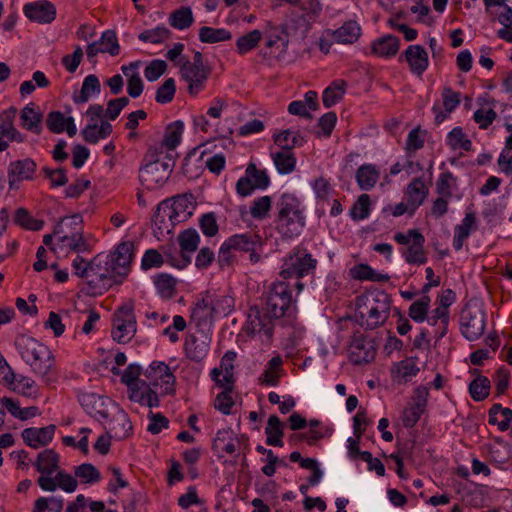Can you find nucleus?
Listing matches in <instances>:
<instances>
[{"label": "nucleus", "mask_w": 512, "mask_h": 512, "mask_svg": "<svg viewBox=\"0 0 512 512\" xmlns=\"http://www.w3.org/2000/svg\"><path fill=\"white\" fill-rule=\"evenodd\" d=\"M15 346L21 358L44 383L49 384L54 381L56 378L54 356L46 345L33 337L20 335L15 340Z\"/></svg>", "instance_id": "nucleus-1"}, {"label": "nucleus", "mask_w": 512, "mask_h": 512, "mask_svg": "<svg viewBox=\"0 0 512 512\" xmlns=\"http://www.w3.org/2000/svg\"><path fill=\"white\" fill-rule=\"evenodd\" d=\"M355 320L366 329L382 326L389 317L391 299L384 291H372L356 298Z\"/></svg>", "instance_id": "nucleus-2"}, {"label": "nucleus", "mask_w": 512, "mask_h": 512, "mask_svg": "<svg viewBox=\"0 0 512 512\" xmlns=\"http://www.w3.org/2000/svg\"><path fill=\"white\" fill-rule=\"evenodd\" d=\"M144 164L139 169V181L148 190L161 188L169 179L175 160L171 154L164 153L161 147H149Z\"/></svg>", "instance_id": "nucleus-3"}, {"label": "nucleus", "mask_w": 512, "mask_h": 512, "mask_svg": "<svg viewBox=\"0 0 512 512\" xmlns=\"http://www.w3.org/2000/svg\"><path fill=\"white\" fill-rule=\"evenodd\" d=\"M275 227L283 238L298 236L305 226V216L299 199L291 193H283L276 202Z\"/></svg>", "instance_id": "nucleus-4"}, {"label": "nucleus", "mask_w": 512, "mask_h": 512, "mask_svg": "<svg viewBox=\"0 0 512 512\" xmlns=\"http://www.w3.org/2000/svg\"><path fill=\"white\" fill-rule=\"evenodd\" d=\"M317 260L304 247H295L285 259L280 275L283 279L297 280L314 273Z\"/></svg>", "instance_id": "nucleus-5"}, {"label": "nucleus", "mask_w": 512, "mask_h": 512, "mask_svg": "<svg viewBox=\"0 0 512 512\" xmlns=\"http://www.w3.org/2000/svg\"><path fill=\"white\" fill-rule=\"evenodd\" d=\"M137 331L134 303L129 301L120 306L113 315L112 338L118 343H128Z\"/></svg>", "instance_id": "nucleus-6"}, {"label": "nucleus", "mask_w": 512, "mask_h": 512, "mask_svg": "<svg viewBox=\"0 0 512 512\" xmlns=\"http://www.w3.org/2000/svg\"><path fill=\"white\" fill-rule=\"evenodd\" d=\"M461 333L468 341L479 339L485 330V313L477 302L467 303L460 315Z\"/></svg>", "instance_id": "nucleus-7"}, {"label": "nucleus", "mask_w": 512, "mask_h": 512, "mask_svg": "<svg viewBox=\"0 0 512 512\" xmlns=\"http://www.w3.org/2000/svg\"><path fill=\"white\" fill-rule=\"evenodd\" d=\"M261 303L272 315L278 319L283 317L292 304V294L290 286L283 281H278L269 286L263 293Z\"/></svg>", "instance_id": "nucleus-8"}, {"label": "nucleus", "mask_w": 512, "mask_h": 512, "mask_svg": "<svg viewBox=\"0 0 512 512\" xmlns=\"http://www.w3.org/2000/svg\"><path fill=\"white\" fill-rule=\"evenodd\" d=\"M277 320L279 319L272 315L271 311L267 310L262 303L254 305L248 310L244 330L248 334H260L271 339Z\"/></svg>", "instance_id": "nucleus-9"}, {"label": "nucleus", "mask_w": 512, "mask_h": 512, "mask_svg": "<svg viewBox=\"0 0 512 512\" xmlns=\"http://www.w3.org/2000/svg\"><path fill=\"white\" fill-rule=\"evenodd\" d=\"M269 185L270 178L266 170L258 169L256 164L250 163L245 170V175L236 183V192L241 197H247L256 189L265 190Z\"/></svg>", "instance_id": "nucleus-10"}, {"label": "nucleus", "mask_w": 512, "mask_h": 512, "mask_svg": "<svg viewBox=\"0 0 512 512\" xmlns=\"http://www.w3.org/2000/svg\"><path fill=\"white\" fill-rule=\"evenodd\" d=\"M262 34L266 41V48L270 49V56L279 57L287 52L289 38L286 25H274L268 22Z\"/></svg>", "instance_id": "nucleus-11"}, {"label": "nucleus", "mask_w": 512, "mask_h": 512, "mask_svg": "<svg viewBox=\"0 0 512 512\" xmlns=\"http://www.w3.org/2000/svg\"><path fill=\"white\" fill-rule=\"evenodd\" d=\"M36 162L31 158H25L10 162L7 170L9 189H19L23 181L32 180L36 172Z\"/></svg>", "instance_id": "nucleus-12"}, {"label": "nucleus", "mask_w": 512, "mask_h": 512, "mask_svg": "<svg viewBox=\"0 0 512 512\" xmlns=\"http://www.w3.org/2000/svg\"><path fill=\"white\" fill-rule=\"evenodd\" d=\"M132 258L133 244L131 242H121L113 253L106 255L105 265L112 267L115 275L123 277L129 272Z\"/></svg>", "instance_id": "nucleus-13"}, {"label": "nucleus", "mask_w": 512, "mask_h": 512, "mask_svg": "<svg viewBox=\"0 0 512 512\" xmlns=\"http://www.w3.org/2000/svg\"><path fill=\"white\" fill-rule=\"evenodd\" d=\"M376 354L372 340L363 335H355L349 345V358L352 363L360 365L371 362Z\"/></svg>", "instance_id": "nucleus-14"}, {"label": "nucleus", "mask_w": 512, "mask_h": 512, "mask_svg": "<svg viewBox=\"0 0 512 512\" xmlns=\"http://www.w3.org/2000/svg\"><path fill=\"white\" fill-rule=\"evenodd\" d=\"M106 255L101 254L94 257V259L88 264V277L91 279L88 284L96 288L99 282H103V287L107 289L112 285V278L115 276L112 267L105 265Z\"/></svg>", "instance_id": "nucleus-15"}, {"label": "nucleus", "mask_w": 512, "mask_h": 512, "mask_svg": "<svg viewBox=\"0 0 512 512\" xmlns=\"http://www.w3.org/2000/svg\"><path fill=\"white\" fill-rule=\"evenodd\" d=\"M24 15L33 22L48 24L56 18V7L48 0L30 2L23 7Z\"/></svg>", "instance_id": "nucleus-16"}, {"label": "nucleus", "mask_w": 512, "mask_h": 512, "mask_svg": "<svg viewBox=\"0 0 512 512\" xmlns=\"http://www.w3.org/2000/svg\"><path fill=\"white\" fill-rule=\"evenodd\" d=\"M145 376L147 378H151L152 386L159 385L161 382L163 388V394H173L174 393V384H175V376L170 371V368L164 362H152L149 368L145 372Z\"/></svg>", "instance_id": "nucleus-17"}, {"label": "nucleus", "mask_w": 512, "mask_h": 512, "mask_svg": "<svg viewBox=\"0 0 512 512\" xmlns=\"http://www.w3.org/2000/svg\"><path fill=\"white\" fill-rule=\"evenodd\" d=\"M227 246L233 250L249 253V260L252 263H257L260 259L257 249L261 246V242L257 235L251 233L233 235L227 239Z\"/></svg>", "instance_id": "nucleus-18"}, {"label": "nucleus", "mask_w": 512, "mask_h": 512, "mask_svg": "<svg viewBox=\"0 0 512 512\" xmlns=\"http://www.w3.org/2000/svg\"><path fill=\"white\" fill-rule=\"evenodd\" d=\"M209 74L210 70L208 68L192 66L188 60L181 66V75L188 82V93L190 95H196L203 89Z\"/></svg>", "instance_id": "nucleus-19"}, {"label": "nucleus", "mask_w": 512, "mask_h": 512, "mask_svg": "<svg viewBox=\"0 0 512 512\" xmlns=\"http://www.w3.org/2000/svg\"><path fill=\"white\" fill-rule=\"evenodd\" d=\"M56 426L51 424L42 428H26L21 436L24 442L33 449L47 446L53 439Z\"/></svg>", "instance_id": "nucleus-20"}, {"label": "nucleus", "mask_w": 512, "mask_h": 512, "mask_svg": "<svg viewBox=\"0 0 512 512\" xmlns=\"http://www.w3.org/2000/svg\"><path fill=\"white\" fill-rule=\"evenodd\" d=\"M38 485L44 491L53 492L60 487L62 490L68 493H72L77 488V480L63 471H58L54 478L40 476L37 480Z\"/></svg>", "instance_id": "nucleus-21"}, {"label": "nucleus", "mask_w": 512, "mask_h": 512, "mask_svg": "<svg viewBox=\"0 0 512 512\" xmlns=\"http://www.w3.org/2000/svg\"><path fill=\"white\" fill-rule=\"evenodd\" d=\"M413 74L421 76L428 68V53L421 45H410L403 53Z\"/></svg>", "instance_id": "nucleus-22"}, {"label": "nucleus", "mask_w": 512, "mask_h": 512, "mask_svg": "<svg viewBox=\"0 0 512 512\" xmlns=\"http://www.w3.org/2000/svg\"><path fill=\"white\" fill-rule=\"evenodd\" d=\"M128 397L131 401L150 408L159 406V397L152 385L146 382L140 383L135 387H128Z\"/></svg>", "instance_id": "nucleus-23"}, {"label": "nucleus", "mask_w": 512, "mask_h": 512, "mask_svg": "<svg viewBox=\"0 0 512 512\" xmlns=\"http://www.w3.org/2000/svg\"><path fill=\"white\" fill-rule=\"evenodd\" d=\"M169 200L172 206L174 224L185 222L192 216L195 209L192 194L177 195Z\"/></svg>", "instance_id": "nucleus-24"}, {"label": "nucleus", "mask_w": 512, "mask_h": 512, "mask_svg": "<svg viewBox=\"0 0 512 512\" xmlns=\"http://www.w3.org/2000/svg\"><path fill=\"white\" fill-rule=\"evenodd\" d=\"M53 234L59 237L63 246L68 247L73 252L80 253L88 250L83 232H68L67 229H63V225H56Z\"/></svg>", "instance_id": "nucleus-25"}, {"label": "nucleus", "mask_w": 512, "mask_h": 512, "mask_svg": "<svg viewBox=\"0 0 512 512\" xmlns=\"http://www.w3.org/2000/svg\"><path fill=\"white\" fill-rule=\"evenodd\" d=\"M153 224L160 231L170 233L176 224H174V216L170 200L166 199L160 202L152 218Z\"/></svg>", "instance_id": "nucleus-26"}, {"label": "nucleus", "mask_w": 512, "mask_h": 512, "mask_svg": "<svg viewBox=\"0 0 512 512\" xmlns=\"http://www.w3.org/2000/svg\"><path fill=\"white\" fill-rule=\"evenodd\" d=\"M21 126L37 135L42 132V113L34 103L27 104L20 114Z\"/></svg>", "instance_id": "nucleus-27"}, {"label": "nucleus", "mask_w": 512, "mask_h": 512, "mask_svg": "<svg viewBox=\"0 0 512 512\" xmlns=\"http://www.w3.org/2000/svg\"><path fill=\"white\" fill-rule=\"evenodd\" d=\"M326 34L334 35V39L338 43L352 44L360 37L361 28L356 21L350 20L335 30L326 29Z\"/></svg>", "instance_id": "nucleus-28"}, {"label": "nucleus", "mask_w": 512, "mask_h": 512, "mask_svg": "<svg viewBox=\"0 0 512 512\" xmlns=\"http://www.w3.org/2000/svg\"><path fill=\"white\" fill-rule=\"evenodd\" d=\"M34 466L42 476L51 477L59 469V455L53 449H45L37 455Z\"/></svg>", "instance_id": "nucleus-29"}, {"label": "nucleus", "mask_w": 512, "mask_h": 512, "mask_svg": "<svg viewBox=\"0 0 512 512\" xmlns=\"http://www.w3.org/2000/svg\"><path fill=\"white\" fill-rule=\"evenodd\" d=\"M106 432L111 434L116 439L126 438L132 431V424L128 415L120 410L105 426Z\"/></svg>", "instance_id": "nucleus-30"}, {"label": "nucleus", "mask_w": 512, "mask_h": 512, "mask_svg": "<svg viewBox=\"0 0 512 512\" xmlns=\"http://www.w3.org/2000/svg\"><path fill=\"white\" fill-rule=\"evenodd\" d=\"M380 178V172L374 164L361 165L355 174L356 182L363 191H369L375 187Z\"/></svg>", "instance_id": "nucleus-31"}, {"label": "nucleus", "mask_w": 512, "mask_h": 512, "mask_svg": "<svg viewBox=\"0 0 512 512\" xmlns=\"http://www.w3.org/2000/svg\"><path fill=\"white\" fill-rule=\"evenodd\" d=\"M101 92V85L98 77L90 74L85 77L80 91L74 92L73 101L76 104H84L89 101L92 96H97Z\"/></svg>", "instance_id": "nucleus-32"}, {"label": "nucleus", "mask_w": 512, "mask_h": 512, "mask_svg": "<svg viewBox=\"0 0 512 512\" xmlns=\"http://www.w3.org/2000/svg\"><path fill=\"white\" fill-rule=\"evenodd\" d=\"M16 114L15 108H10L0 116V134L6 137L8 141L22 143L24 136L13 125V119Z\"/></svg>", "instance_id": "nucleus-33"}, {"label": "nucleus", "mask_w": 512, "mask_h": 512, "mask_svg": "<svg viewBox=\"0 0 512 512\" xmlns=\"http://www.w3.org/2000/svg\"><path fill=\"white\" fill-rule=\"evenodd\" d=\"M407 202L410 206V214L424 202L428 194V189L421 178L416 177L407 187Z\"/></svg>", "instance_id": "nucleus-34"}, {"label": "nucleus", "mask_w": 512, "mask_h": 512, "mask_svg": "<svg viewBox=\"0 0 512 512\" xmlns=\"http://www.w3.org/2000/svg\"><path fill=\"white\" fill-rule=\"evenodd\" d=\"M419 372L415 360L413 358H407L396 363L392 370L391 376L393 381L397 383H406L416 376Z\"/></svg>", "instance_id": "nucleus-35"}, {"label": "nucleus", "mask_w": 512, "mask_h": 512, "mask_svg": "<svg viewBox=\"0 0 512 512\" xmlns=\"http://www.w3.org/2000/svg\"><path fill=\"white\" fill-rule=\"evenodd\" d=\"M274 143L281 151H292L293 148L301 147L305 140L299 131L285 129L273 135Z\"/></svg>", "instance_id": "nucleus-36"}, {"label": "nucleus", "mask_w": 512, "mask_h": 512, "mask_svg": "<svg viewBox=\"0 0 512 512\" xmlns=\"http://www.w3.org/2000/svg\"><path fill=\"white\" fill-rule=\"evenodd\" d=\"M79 401L86 412L98 421L106 420L108 418V412L106 409H94L95 406H105V402L107 400L102 396L95 393H88L82 395Z\"/></svg>", "instance_id": "nucleus-37"}, {"label": "nucleus", "mask_w": 512, "mask_h": 512, "mask_svg": "<svg viewBox=\"0 0 512 512\" xmlns=\"http://www.w3.org/2000/svg\"><path fill=\"white\" fill-rule=\"evenodd\" d=\"M399 39L391 34L376 39L372 43V52L380 57L389 58L397 54Z\"/></svg>", "instance_id": "nucleus-38"}, {"label": "nucleus", "mask_w": 512, "mask_h": 512, "mask_svg": "<svg viewBox=\"0 0 512 512\" xmlns=\"http://www.w3.org/2000/svg\"><path fill=\"white\" fill-rule=\"evenodd\" d=\"M235 436L230 428L218 430L213 440L212 449L216 453L233 454L236 451Z\"/></svg>", "instance_id": "nucleus-39"}, {"label": "nucleus", "mask_w": 512, "mask_h": 512, "mask_svg": "<svg viewBox=\"0 0 512 512\" xmlns=\"http://www.w3.org/2000/svg\"><path fill=\"white\" fill-rule=\"evenodd\" d=\"M265 434L267 445L276 447H282L284 445L282 441L284 424L277 415H271L268 418Z\"/></svg>", "instance_id": "nucleus-40"}, {"label": "nucleus", "mask_w": 512, "mask_h": 512, "mask_svg": "<svg viewBox=\"0 0 512 512\" xmlns=\"http://www.w3.org/2000/svg\"><path fill=\"white\" fill-rule=\"evenodd\" d=\"M424 243V236L421 233H414V243L408 246L404 254L407 263L421 265L427 262Z\"/></svg>", "instance_id": "nucleus-41"}, {"label": "nucleus", "mask_w": 512, "mask_h": 512, "mask_svg": "<svg viewBox=\"0 0 512 512\" xmlns=\"http://www.w3.org/2000/svg\"><path fill=\"white\" fill-rule=\"evenodd\" d=\"M178 243L181 254L191 259L192 254L197 250L200 236L195 229H187L178 235Z\"/></svg>", "instance_id": "nucleus-42"}, {"label": "nucleus", "mask_w": 512, "mask_h": 512, "mask_svg": "<svg viewBox=\"0 0 512 512\" xmlns=\"http://www.w3.org/2000/svg\"><path fill=\"white\" fill-rule=\"evenodd\" d=\"M184 349L188 358L195 362H200L209 351V343L206 340L199 341L195 336L191 335L186 338Z\"/></svg>", "instance_id": "nucleus-43"}, {"label": "nucleus", "mask_w": 512, "mask_h": 512, "mask_svg": "<svg viewBox=\"0 0 512 512\" xmlns=\"http://www.w3.org/2000/svg\"><path fill=\"white\" fill-rule=\"evenodd\" d=\"M211 305L209 303V296L198 301L191 310V320L198 326H206L212 322Z\"/></svg>", "instance_id": "nucleus-44"}, {"label": "nucleus", "mask_w": 512, "mask_h": 512, "mask_svg": "<svg viewBox=\"0 0 512 512\" xmlns=\"http://www.w3.org/2000/svg\"><path fill=\"white\" fill-rule=\"evenodd\" d=\"M347 83L344 80H335L329 85L322 95L323 105L330 108L337 104L346 92Z\"/></svg>", "instance_id": "nucleus-45"}, {"label": "nucleus", "mask_w": 512, "mask_h": 512, "mask_svg": "<svg viewBox=\"0 0 512 512\" xmlns=\"http://www.w3.org/2000/svg\"><path fill=\"white\" fill-rule=\"evenodd\" d=\"M209 303L214 318L225 317L234 309V298L229 295L209 296Z\"/></svg>", "instance_id": "nucleus-46"}, {"label": "nucleus", "mask_w": 512, "mask_h": 512, "mask_svg": "<svg viewBox=\"0 0 512 512\" xmlns=\"http://www.w3.org/2000/svg\"><path fill=\"white\" fill-rule=\"evenodd\" d=\"M184 130V124L182 121L177 120L170 125H168L163 140L161 142V145L158 147H161V150L163 151V147L167 148L168 150H174L181 141V136Z\"/></svg>", "instance_id": "nucleus-47"}, {"label": "nucleus", "mask_w": 512, "mask_h": 512, "mask_svg": "<svg viewBox=\"0 0 512 512\" xmlns=\"http://www.w3.org/2000/svg\"><path fill=\"white\" fill-rule=\"evenodd\" d=\"M274 165L280 174H290L295 170L296 157L292 151H279L271 154Z\"/></svg>", "instance_id": "nucleus-48"}, {"label": "nucleus", "mask_w": 512, "mask_h": 512, "mask_svg": "<svg viewBox=\"0 0 512 512\" xmlns=\"http://www.w3.org/2000/svg\"><path fill=\"white\" fill-rule=\"evenodd\" d=\"M231 38V32L224 28H212L209 26H203L199 29V39L202 43L213 44L228 41Z\"/></svg>", "instance_id": "nucleus-49"}, {"label": "nucleus", "mask_w": 512, "mask_h": 512, "mask_svg": "<svg viewBox=\"0 0 512 512\" xmlns=\"http://www.w3.org/2000/svg\"><path fill=\"white\" fill-rule=\"evenodd\" d=\"M262 38H263L262 31H260L258 29L252 30V31L240 36L236 40L237 52L241 55H244V54L250 52L251 50H253L254 48H256L258 46V44Z\"/></svg>", "instance_id": "nucleus-50"}, {"label": "nucleus", "mask_w": 512, "mask_h": 512, "mask_svg": "<svg viewBox=\"0 0 512 512\" xmlns=\"http://www.w3.org/2000/svg\"><path fill=\"white\" fill-rule=\"evenodd\" d=\"M490 388V380L486 376L478 375L469 384V393L473 400L483 401L488 397Z\"/></svg>", "instance_id": "nucleus-51"}, {"label": "nucleus", "mask_w": 512, "mask_h": 512, "mask_svg": "<svg viewBox=\"0 0 512 512\" xmlns=\"http://www.w3.org/2000/svg\"><path fill=\"white\" fill-rule=\"evenodd\" d=\"M431 298L428 295H423L420 299L414 301L409 309V317L416 323H422L427 318V313L430 307Z\"/></svg>", "instance_id": "nucleus-52"}, {"label": "nucleus", "mask_w": 512, "mask_h": 512, "mask_svg": "<svg viewBox=\"0 0 512 512\" xmlns=\"http://www.w3.org/2000/svg\"><path fill=\"white\" fill-rule=\"evenodd\" d=\"M193 21V13L190 7H182L175 10L169 18L170 25L179 30L189 28Z\"/></svg>", "instance_id": "nucleus-53"}, {"label": "nucleus", "mask_w": 512, "mask_h": 512, "mask_svg": "<svg viewBox=\"0 0 512 512\" xmlns=\"http://www.w3.org/2000/svg\"><path fill=\"white\" fill-rule=\"evenodd\" d=\"M164 262H167L173 267L182 269L190 263V258L184 257L174 244L166 245L163 247Z\"/></svg>", "instance_id": "nucleus-54"}, {"label": "nucleus", "mask_w": 512, "mask_h": 512, "mask_svg": "<svg viewBox=\"0 0 512 512\" xmlns=\"http://www.w3.org/2000/svg\"><path fill=\"white\" fill-rule=\"evenodd\" d=\"M98 43L101 53H108L111 56L119 54L120 46L115 31L106 30L102 33L99 40L95 41Z\"/></svg>", "instance_id": "nucleus-55"}, {"label": "nucleus", "mask_w": 512, "mask_h": 512, "mask_svg": "<svg viewBox=\"0 0 512 512\" xmlns=\"http://www.w3.org/2000/svg\"><path fill=\"white\" fill-rule=\"evenodd\" d=\"M158 293L164 299H170L176 292V280L169 274L161 273L155 278Z\"/></svg>", "instance_id": "nucleus-56"}, {"label": "nucleus", "mask_w": 512, "mask_h": 512, "mask_svg": "<svg viewBox=\"0 0 512 512\" xmlns=\"http://www.w3.org/2000/svg\"><path fill=\"white\" fill-rule=\"evenodd\" d=\"M14 221L21 227L31 231H39L44 226V221L33 218L24 208L16 210Z\"/></svg>", "instance_id": "nucleus-57"}, {"label": "nucleus", "mask_w": 512, "mask_h": 512, "mask_svg": "<svg viewBox=\"0 0 512 512\" xmlns=\"http://www.w3.org/2000/svg\"><path fill=\"white\" fill-rule=\"evenodd\" d=\"M370 205V196L365 193L361 194L350 209L351 218L356 221L366 219L370 214Z\"/></svg>", "instance_id": "nucleus-58"}, {"label": "nucleus", "mask_w": 512, "mask_h": 512, "mask_svg": "<svg viewBox=\"0 0 512 512\" xmlns=\"http://www.w3.org/2000/svg\"><path fill=\"white\" fill-rule=\"evenodd\" d=\"M272 207V198L270 196H261L256 198L250 207L252 218L263 220L268 216Z\"/></svg>", "instance_id": "nucleus-59"}, {"label": "nucleus", "mask_w": 512, "mask_h": 512, "mask_svg": "<svg viewBox=\"0 0 512 512\" xmlns=\"http://www.w3.org/2000/svg\"><path fill=\"white\" fill-rule=\"evenodd\" d=\"M76 477L80 478L82 483H97L101 479L99 470L90 463H84L75 468Z\"/></svg>", "instance_id": "nucleus-60"}, {"label": "nucleus", "mask_w": 512, "mask_h": 512, "mask_svg": "<svg viewBox=\"0 0 512 512\" xmlns=\"http://www.w3.org/2000/svg\"><path fill=\"white\" fill-rule=\"evenodd\" d=\"M175 92V80L173 78H168L164 81V83L161 86L157 88L155 100L159 104L170 103L175 96Z\"/></svg>", "instance_id": "nucleus-61"}, {"label": "nucleus", "mask_w": 512, "mask_h": 512, "mask_svg": "<svg viewBox=\"0 0 512 512\" xmlns=\"http://www.w3.org/2000/svg\"><path fill=\"white\" fill-rule=\"evenodd\" d=\"M170 31L164 26H158L153 29H148L139 34V40L143 42H150L153 44L161 43L169 38Z\"/></svg>", "instance_id": "nucleus-62"}, {"label": "nucleus", "mask_w": 512, "mask_h": 512, "mask_svg": "<svg viewBox=\"0 0 512 512\" xmlns=\"http://www.w3.org/2000/svg\"><path fill=\"white\" fill-rule=\"evenodd\" d=\"M456 179L449 171L440 174L436 182V192L440 196L451 197L452 187L455 185Z\"/></svg>", "instance_id": "nucleus-63"}, {"label": "nucleus", "mask_w": 512, "mask_h": 512, "mask_svg": "<svg viewBox=\"0 0 512 512\" xmlns=\"http://www.w3.org/2000/svg\"><path fill=\"white\" fill-rule=\"evenodd\" d=\"M67 118L60 111H51L47 114L46 125L47 128L55 134H60L65 131Z\"/></svg>", "instance_id": "nucleus-64"}]
</instances>
